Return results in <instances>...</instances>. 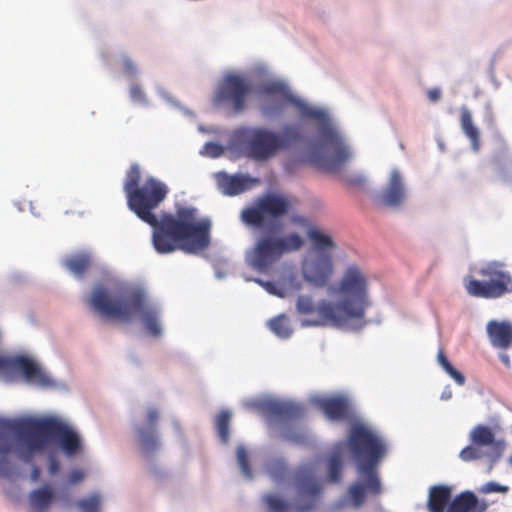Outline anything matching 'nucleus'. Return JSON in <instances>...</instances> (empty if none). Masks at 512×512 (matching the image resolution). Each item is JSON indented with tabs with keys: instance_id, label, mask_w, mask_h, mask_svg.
<instances>
[{
	"instance_id": "nucleus-1",
	"label": "nucleus",
	"mask_w": 512,
	"mask_h": 512,
	"mask_svg": "<svg viewBox=\"0 0 512 512\" xmlns=\"http://www.w3.org/2000/svg\"><path fill=\"white\" fill-rule=\"evenodd\" d=\"M141 169L132 164L126 173L123 189L128 208L143 222L154 228L152 240L155 250L161 254L177 249L195 254L210 245L211 222L197 220L194 208H181L176 215H164L160 220L153 212L166 198L169 189L155 177H147L142 183Z\"/></svg>"
},
{
	"instance_id": "nucleus-2",
	"label": "nucleus",
	"mask_w": 512,
	"mask_h": 512,
	"mask_svg": "<svg viewBox=\"0 0 512 512\" xmlns=\"http://www.w3.org/2000/svg\"><path fill=\"white\" fill-rule=\"evenodd\" d=\"M50 441H54L68 457L82 452L78 433L57 417L29 418L17 422L0 420V477L9 478L15 471L11 454L30 463L35 454L47 448Z\"/></svg>"
},
{
	"instance_id": "nucleus-3",
	"label": "nucleus",
	"mask_w": 512,
	"mask_h": 512,
	"mask_svg": "<svg viewBox=\"0 0 512 512\" xmlns=\"http://www.w3.org/2000/svg\"><path fill=\"white\" fill-rule=\"evenodd\" d=\"M336 297L335 303L321 300L315 304L309 296H299L297 312L306 318L305 326L332 325L359 331L367 325L366 310L370 306L368 278L357 266L350 265L336 286L329 288Z\"/></svg>"
},
{
	"instance_id": "nucleus-4",
	"label": "nucleus",
	"mask_w": 512,
	"mask_h": 512,
	"mask_svg": "<svg viewBox=\"0 0 512 512\" xmlns=\"http://www.w3.org/2000/svg\"><path fill=\"white\" fill-rule=\"evenodd\" d=\"M347 446L358 474V480L350 485L348 495L353 507L359 508L367 495L378 496L382 491L378 467L387 454V445L374 431L355 424L349 431Z\"/></svg>"
},
{
	"instance_id": "nucleus-5",
	"label": "nucleus",
	"mask_w": 512,
	"mask_h": 512,
	"mask_svg": "<svg viewBox=\"0 0 512 512\" xmlns=\"http://www.w3.org/2000/svg\"><path fill=\"white\" fill-rule=\"evenodd\" d=\"M87 304L99 316L121 322H131L140 315L146 331L154 337L161 334L158 310L148 303L146 294L140 289L124 290L111 295L102 285L96 286Z\"/></svg>"
},
{
	"instance_id": "nucleus-6",
	"label": "nucleus",
	"mask_w": 512,
	"mask_h": 512,
	"mask_svg": "<svg viewBox=\"0 0 512 512\" xmlns=\"http://www.w3.org/2000/svg\"><path fill=\"white\" fill-rule=\"evenodd\" d=\"M260 93L267 96L282 95L298 108L302 117L323 123L320 144L315 146L311 153L312 161L318 167L327 171H337L348 161L350 151L340 133L327 123V114L323 110L312 108L295 98L287 91L286 86L279 82L263 85Z\"/></svg>"
},
{
	"instance_id": "nucleus-7",
	"label": "nucleus",
	"mask_w": 512,
	"mask_h": 512,
	"mask_svg": "<svg viewBox=\"0 0 512 512\" xmlns=\"http://www.w3.org/2000/svg\"><path fill=\"white\" fill-rule=\"evenodd\" d=\"M293 496L290 503L273 494L263 496L269 512H311L320 499L322 486L316 477V470L311 464L300 466L292 481Z\"/></svg>"
},
{
	"instance_id": "nucleus-8",
	"label": "nucleus",
	"mask_w": 512,
	"mask_h": 512,
	"mask_svg": "<svg viewBox=\"0 0 512 512\" xmlns=\"http://www.w3.org/2000/svg\"><path fill=\"white\" fill-rule=\"evenodd\" d=\"M304 241L297 233L280 237L268 233L260 236L247 252L248 265L256 271L266 273L284 254L299 250Z\"/></svg>"
},
{
	"instance_id": "nucleus-9",
	"label": "nucleus",
	"mask_w": 512,
	"mask_h": 512,
	"mask_svg": "<svg viewBox=\"0 0 512 512\" xmlns=\"http://www.w3.org/2000/svg\"><path fill=\"white\" fill-rule=\"evenodd\" d=\"M293 204L289 196L269 193L260 197L252 207L242 210L241 220L249 227L263 228L287 215Z\"/></svg>"
},
{
	"instance_id": "nucleus-10",
	"label": "nucleus",
	"mask_w": 512,
	"mask_h": 512,
	"mask_svg": "<svg viewBox=\"0 0 512 512\" xmlns=\"http://www.w3.org/2000/svg\"><path fill=\"white\" fill-rule=\"evenodd\" d=\"M483 281L470 279L465 283L469 295L485 299L500 298L512 293V275L501 262L492 261L479 270Z\"/></svg>"
},
{
	"instance_id": "nucleus-11",
	"label": "nucleus",
	"mask_w": 512,
	"mask_h": 512,
	"mask_svg": "<svg viewBox=\"0 0 512 512\" xmlns=\"http://www.w3.org/2000/svg\"><path fill=\"white\" fill-rule=\"evenodd\" d=\"M239 138L245 155L255 161H266L280 150L279 134L265 128L242 129Z\"/></svg>"
},
{
	"instance_id": "nucleus-12",
	"label": "nucleus",
	"mask_w": 512,
	"mask_h": 512,
	"mask_svg": "<svg viewBox=\"0 0 512 512\" xmlns=\"http://www.w3.org/2000/svg\"><path fill=\"white\" fill-rule=\"evenodd\" d=\"M251 84L242 76L228 74L215 94V104H228L235 113L246 108V99L251 93Z\"/></svg>"
},
{
	"instance_id": "nucleus-13",
	"label": "nucleus",
	"mask_w": 512,
	"mask_h": 512,
	"mask_svg": "<svg viewBox=\"0 0 512 512\" xmlns=\"http://www.w3.org/2000/svg\"><path fill=\"white\" fill-rule=\"evenodd\" d=\"M301 271L303 278L308 283L316 287L326 286L334 272L331 253H314L307 255L303 259Z\"/></svg>"
},
{
	"instance_id": "nucleus-14",
	"label": "nucleus",
	"mask_w": 512,
	"mask_h": 512,
	"mask_svg": "<svg viewBox=\"0 0 512 512\" xmlns=\"http://www.w3.org/2000/svg\"><path fill=\"white\" fill-rule=\"evenodd\" d=\"M160 413L156 408H149L146 415V424L137 428L142 452L151 454L157 451L160 446L157 421Z\"/></svg>"
},
{
	"instance_id": "nucleus-15",
	"label": "nucleus",
	"mask_w": 512,
	"mask_h": 512,
	"mask_svg": "<svg viewBox=\"0 0 512 512\" xmlns=\"http://www.w3.org/2000/svg\"><path fill=\"white\" fill-rule=\"evenodd\" d=\"M315 404L332 421L348 420L353 414L352 405L344 396L318 398Z\"/></svg>"
},
{
	"instance_id": "nucleus-16",
	"label": "nucleus",
	"mask_w": 512,
	"mask_h": 512,
	"mask_svg": "<svg viewBox=\"0 0 512 512\" xmlns=\"http://www.w3.org/2000/svg\"><path fill=\"white\" fill-rule=\"evenodd\" d=\"M469 440L491 453V463L496 462L504 449V442L496 440L494 432L488 426L476 425L470 432Z\"/></svg>"
},
{
	"instance_id": "nucleus-17",
	"label": "nucleus",
	"mask_w": 512,
	"mask_h": 512,
	"mask_svg": "<svg viewBox=\"0 0 512 512\" xmlns=\"http://www.w3.org/2000/svg\"><path fill=\"white\" fill-rule=\"evenodd\" d=\"M215 177L219 189L229 196L243 193L259 183L257 178L247 175H229L226 172H218Z\"/></svg>"
},
{
	"instance_id": "nucleus-18",
	"label": "nucleus",
	"mask_w": 512,
	"mask_h": 512,
	"mask_svg": "<svg viewBox=\"0 0 512 512\" xmlns=\"http://www.w3.org/2000/svg\"><path fill=\"white\" fill-rule=\"evenodd\" d=\"M406 199V189L399 171L393 170L390 174L387 187L379 196V204L384 207H400Z\"/></svg>"
},
{
	"instance_id": "nucleus-19",
	"label": "nucleus",
	"mask_w": 512,
	"mask_h": 512,
	"mask_svg": "<svg viewBox=\"0 0 512 512\" xmlns=\"http://www.w3.org/2000/svg\"><path fill=\"white\" fill-rule=\"evenodd\" d=\"M261 408L265 413L280 421L300 419L305 414L304 407L293 402L269 400L263 402Z\"/></svg>"
},
{
	"instance_id": "nucleus-20",
	"label": "nucleus",
	"mask_w": 512,
	"mask_h": 512,
	"mask_svg": "<svg viewBox=\"0 0 512 512\" xmlns=\"http://www.w3.org/2000/svg\"><path fill=\"white\" fill-rule=\"evenodd\" d=\"M486 509V502L479 501L472 491H464L451 501L446 512H485Z\"/></svg>"
},
{
	"instance_id": "nucleus-21",
	"label": "nucleus",
	"mask_w": 512,
	"mask_h": 512,
	"mask_svg": "<svg viewBox=\"0 0 512 512\" xmlns=\"http://www.w3.org/2000/svg\"><path fill=\"white\" fill-rule=\"evenodd\" d=\"M487 333L494 347L507 349L512 343V324L492 320L487 324Z\"/></svg>"
},
{
	"instance_id": "nucleus-22",
	"label": "nucleus",
	"mask_w": 512,
	"mask_h": 512,
	"mask_svg": "<svg viewBox=\"0 0 512 512\" xmlns=\"http://www.w3.org/2000/svg\"><path fill=\"white\" fill-rule=\"evenodd\" d=\"M12 369L22 372L26 380L33 381L41 385L49 383L48 377L36 365V363L28 357L19 356L12 358Z\"/></svg>"
},
{
	"instance_id": "nucleus-23",
	"label": "nucleus",
	"mask_w": 512,
	"mask_h": 512,
	"mask_svg": "<svg viewBox=\"0 0 512 512\" xmlns=\"http://www.w3.org/2000/svg\"><path fill=\"white\" fill-rule=\"evenodd\" d=\"M452 488L447 485H435L429 490L427 507L429 512H446L451 503Z\"/></svg>"
},
{
	"instance_id": "nucleus-24",
	"label": "nucleus",
	"mask_w": 512,
	"mask_h": 512,
	"mask_svg": "<svg viewBox=\"0 0 512 512\" xmlns=\"http://www.w3.org/2000/svg\"><path fill=\"white\" fill-rule=\"evenodd\" d=\"M460 125L463 133L470 140L472 150L478 152L480 150V133L472 120L471 112L467 107L460 110Z\"/></svg>"
},
{
	"instance_id": "nucleus-25",
	"label": "nucleus",
	"mask_w": 512,
	"mask_h": 512,
	"mask_svg": "<svg viewBox=\"0 0 512 512\" xmlns=\"http://www.w3.org/2000/svg\"><path fill=\"white\" fill-rule=\"evenodd\" d=\"M63 265L76 277H82L91 267L92 258L89 253H78L66 257Z\"/></svg>"
},
{
	"instance_id": "nucleus-26",
	"label": "nucleus",
	"mask_w": 512,
	"mask_h": 512,
	"mask_svg": "<svg viewBox=\"0 0 512 512\" xmlns=\"http://www.w3.org/2000/svg\"><path fill=\"white\" fill-rule=\"evenodd\" d=\"M307 236L312 243L315 253H329L335 249L336 244L329 234L324 233L320 229L310 228Z\"/></svg>"
},
{
	"instance_id": "nucleus-27",
	"label": "nucleus",
	"mask_w": 512,
	"mask_h": 512,
	"mask_svg": "<svg viewBox=\"0 0 512 512\" xmlns=\"http://www.w3.org/2000/svg\"><path fill=\"white\" fill-rule=\"evenodd\" d=\"M54 498V493L51 488L43 487L37 490H34L30 494V504L34 512H45L52 500Z\"/></svg>"
},
{
	"instance_id": "nucleus-28",
	"label": "nucleus",
	"mask_w": 512,
	"mask_h": 512,
	"mask_svg": "<svg viewBox=\"0 0 512 512\" xmlns=\"http://www.w3.org/2000/svg\"><path fill=\"white\" fill-rule=\"evenodd\" d=\"M269 328L278 337L286 339L292 335L290 321L285 314H280L269 321Z\"/></svg>"
},
{
	"instance_id": "nucleus-29",
	"label": "nucleus",
	"mask_w": 512,
	"mask_h": 512,
	"mask_svg": "<svg viewBox=\"0 0 512 512\" xmlns=\"http://www.w3.org/2000/svg\"><path fill=\"white\" fill-rule=\"evenodd\" d=\"M459 457L464 462L480 460L484 457H488L491 460V453L478 444L470 442L468 446L460 451Z\"/></svg>"
},
{
	"instance_id": "nucleus-30",
	"label": "nucleus",
	"mask_w": 512,
	"mask_h": 512,
	"mask_svg": "<svg viewBox=\"0 0 512 512\" xmlns=\"http://www.w3.org/2000/svg\"><path fill=\"white\" fill-rule=\"evenodd\" d=\"M302 140V135L299 127L295 125H286L279 135L280 149L287 148Z\"/></svg>"
},
{
	"instance_id": "nucleus-31",
	"label": "nucleus",
	"mask_w": 512,
	"mask_h": 512,
	"mask_svg": "<svg viewBox=\"0 0 512 512\" xmlns=\"http://www.w3.org/2000/svg\"><path fill=\"white\" fill-rule=\"evenodd\" d=\"M267 472L270 478L278 483L286 478L288 470L283 459H272L267 464Z\"/></svg>"
},
{
	"instance_id": "nucleus-32",
	"label": "nucleus",
	"mask_w": 512,
	"mask_h": 512,
	"mask_svg": "<svg viewBox=\"0 0 512 512\" xmlns=\"http://www.w3.org/2000/svg\"><path fill=\"white\" fill-rule=\"evenodd\" d=\"M437 360L439 365L443 368V370L452 378L454 381L462 386L465 383V377L464 375L458 371L456 368L453 367V365L450 363L448 358L446 357L445 353L440 350L437 355Z\"/></svg>"
},
{
	"instance_id": "nucleus-33",
	"label": "nucleus",
	"mask_w": 512,
	"mask_h": 512,
	"mask_svg": "<svg viewBox=\"0 0 512 512\" xmlns=\"http://www.w3.org/2000/svg\"><path fill=\"white\" fill-rule=\"evenodd\" d=\"M342 459L338 453L331 455L328 459V480L338 483L342 477Z\"/></svg>"
},
{
	"instance_id": "nucleus-34",
	"label": "nucleus",
	"mask_w": 512,
	"mask_h": 512,
	"mask_svg": "<svg viewBox=\"0 0 512 512\" xmlns=\"http://www.w3.org/2000/svg\"><path fill=\"white\" fill-rule=\"evenodd\" d=\"M231 415L228 411H221L216 418V428L219 438L223 443L229 440V423Z\"/></svg>"
},
{
	"instance_id": "nucleus-35",
	"label": "nucleus",
	"mask_w": 512,
	"mask_h": 512,
	"mask_svg": "<svg viewBox=\"0 0 512 512\" xmlns=\"http://www.w3.org/2000/svg\"><path fill=\"white\" fill-rule=\"evenodd\" d=\"M100 505L101 497L98 494H92L77 502V506L82 512H100Z\"/></svg>"
},
{
	"instance_id": "nucleus-36",
	"label": "nucleus",
	"mask_w": 512,
	"mask_h": 512,
	"mask_svg": "<svg viewBox=\"0 0 512 512\" xmlns=\"http://www.w3.org/2000/svg\"><path fill=\"white\" fill-rule=\"evenodd\" d=\"M237 461L242 471V474L248 478H252V471L249 465L248 454L244 447L239 446L237 448Z\"/></svg>"
},
{
	"instance_id": "nucleus-37",
	"label": "nucleus",
	"mask_w": 512,
	"mask_h": 512,
	"mask_svg": "<svg viewBox=\"0 0 512 512\" xmlns=\"http://www.w3.org/2000/svg\"><path fill=\"white\" fill-rule=\"evenodd\" d=\"M509 491V487L506 485H501L496 482H487L484 485H482L479 489V492L483 494H489V493H507Z\"/></svg>"
},
{
	"instance_id": "nucleus-38",
	"label": "nucleus",
	"mask_w": 512,
	"mask_h": 512,
	"mask_svg": "<svg viewBox=\"0 0 512 512\" xmlns=\"http://www.w3.org/2000/svg\"><path fill=\"white\" fill-rule=\"evenodd\" d=\"M284 437L295 444H304L308 440V435L305 432H287Z\"/></svg>"
},
{
	"instance_id": "nucleus-39",
	"label": "nucleus",
	"mask_w": 512,
	"mask_h": 512,
	"mask_svg": "<svg viewBox=\"0 0 512 512\" xmlns=\"http://www.w3.org/2000/svg\"><path fill=\"white\" fill-rule=\"evenodd\" d=\"M130 96L134 102L144 103L146 101L145 93L137 84H133L130 87Z\"/></svg>"
},
{
	"instance_id": "nucleus-40",
	"label": "nucleus",
	"mask_w": 512,
	"mask_h": 512,
	"mask_svg": "<svg viewBox=\"0 0 512 512\" xmlns=\"http://www.w3.org/2000/svg\"><path fill=\"white\" fill-rule=\"evenodd\" d=\"M206 154L211 157H218L222 154V147L219 144L209 142L205 144Z\"/></svg>"
},
{
	"instance_id": "nucleus-41",
	"label": "nucleus",
	"mask_w": 512,
	"mask_h": 512,
	"mask_svg": "<svg viewBox=\"0 0 512 512\" xmlns=\"http://www.w3.org/2000/svg\"><path fill=\"white\" fill-rule=\"evenodd\" d=\"M281 107L279 105L271 106L268 102H264L261 105L262 113L267 116H272L277 114L280 111Z\"/></svg>"
},
{
	"instance_id": "nucleus-42",
	"label": "nucleus",
	"mask_w": 512,
	"mask_h": 512,
	"mask_svg": "<svg viewBox=\"0 0 512 512\" xmlns=\"http://www.w3.org/2000/svg\"><path fill=\"white\" fill-rule=\"evenodd\" d=\"M68 479L71 484H76L84 479V472L79 469L72 470Z\"/></svg>"
},
{
	"instance_id": "nucleus-43",
	"label": "nucleus",
	"mask_w": 512,
	"mask_h": 512,
	"mask_svg": "<svg viewBox=\"0 0 512 512\" xmlns=\"http://www.w3.org/2000/svg\"><path fill=\"white\" fill-rule=\"evenodd\" d=\"M59 461L54 455H49V473L55 475L59 471Z\"/></svg>"
},
{
	"instance_id": "nucleus-44",
	"label": "nucleus",
	"mask_w": 512,
	"mask_h": 512,
	"mask_svg": "<svg viewBox=\"0 0 512 512\" xmlns=\"http://www.w3.org/2000/svg\"><path fill=\"white\" fill-rule=\"evenodd\" d=\"M427 96L431 102H437L441 98V91L438 88H431L427 91Z\"/></svg>"
},
{
	"instance_id": "nucleus-45",
	"label": "nucleus",
	"mask_w": 512,
	"mask_h": 512,
	"mask_svg": "<svg viewBox=\"0 0 512 512\" xmlns=\"http://www.w3.org/2000/svg\"><path fill=\"white\" fill-rule=\"evenodd\" d=\"M123 65H124V70L126 73L131 74V75L135 74L136 67L131 59H129V58L124 59Z\"/></svg>"
},
{
	"instance_id": "nucleus-46",
	"label": "nucleus",
	"mask_w": 512,
	"mask_h": 512,
	"mask_svg": "<svg viewBox=\"0 0 512 512\" xmlns=\"http://www.w3.org/2000/svg\"><path fill=\"white\" fill-rule=\"evenodd\" d=\"M12 359L4 358L0 356V371L12 369Z\"/></svg>"
},
{
	"instance_id": "nucleus-47",
	"label": "nucleus",
	"mask_w": 512,
	"mask_h": 512,
	"mask_svg": "<svg viewBox=\"0 0 512 512\" xmlns=\"http://www.w3.org/2000/svg\"><path fill=\"white\" fill-rule=\"evenodd\" d=\"M40 469L37 467V466H34L32 468V472H31V479L32 481L36 482L38 481L39 477H40Z\"/></svg>"
},
{
	"instance_id": "nucleus-48",
	"label": "nucleus",
	"mask_w": 512,
	"mask_h": 512,
	"mask_svg": "<svg viewBox=\"0 0 512 512\" xmlns=\"http://www.w3.org/2000/svg\"><path fill=\"white\" fill-rule=\"evenodd\" d=\"M500 360L504 363L506 367H510V357L507 354H501Z\"/></svg>"
}]
</instances>
